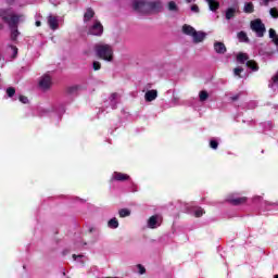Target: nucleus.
Wrapping results in <instances>:
<instances>
[{
	"instance_id": "f257e3e1",
	"label": "nucleus",
	"mask_w": 278,
	"mask_h": 278,
	"mask_svg": "<svg viewBox=\"0 0 278 278\" xmlns=\"http://www.w3.org/2000/svg\"><path fill=\"white\" fill-rule=\"evenodd\" d=\"M21 18H23V14L11 13L9 18H7L4 22L8 24V27L11 31V40L13 42H16V40H18V36H21V31H18V23H21Z\"/></svg>"
},
{
	"instance_id": "f03ea898",
	"label": "nucleus",
	"mask_w": 278,
	"mask_h": 278,
	"mask_svg": "<svg viewBox=\"0 0 278 278\" xmlns=\"http://www.w3.org/2000/svg\"><path fill=\"white\" fill-rule=\"evenodd\" d=\"M97 58L104 60L105 62H112L114 60V50L112 46L108 43H97L94 46Z\"/></svg>"
},
{
	"instance_id": "7ed1b4c3",
	"label": "nucleus",
	"mask_w": 278,
	"mask_h": 278,
	"mask_svg": "<svg viewBox=\"0 0 278 278\" xmlns=\"http://www.w3.org/2000/svg\"><path fill=\"white\" fill-rule=\"evenodd\" d=\"M252 31H255L257 38H264L266 34V25L263 24L262 20L256 18L250 23Z\"/></svg>"
},
{
	"instance_id": "20e7f679",
	"label": "nucleus",
	"mask_w": 278,
	"mask_h": 278,
	"mask_svg": "<svg viewBox=\"0 0 278 278\" xmlns=\"http://www.w3.org/2000/svg\"><path fill=\"white\" fill-rule=\"evenodd\" d=\"M227 203H230V205H244V203H247V201H249V198L247 197H239L238 193H230L227 195L226 199Z\"/></svg>"
},
{
	"instance_id": "39448f33",
	"label": "nucleus",
	"mask_w": 278,
	"mask_h": 278,
	"mask_svg": "<svg viewBox=\"0 0 278 278\" xmlns=\"http://www.w3.org/2000/svg\"><path fill=\"white\" fill-rule=\"evenodd\" d=\"M134 11L140 14H151L149 9V1L139 0L134 3Z\"/></svg>"
},
{
	"instance_id": "423d86ee",
	"label": "nucleus",
	"mask_w": 278,
	"mask_h": 278,
	"mask_svg": "<svg viewBox=\"0 0 278 278\" xmlns=\"http://www.w3.org/2000/svg\"><path fill=\"white\" fill-rule=\"evenodd\" d=\"M88 34L90 36H103V24L96 20L93 25L89 27Z\"/></svg>"
},
{
	"instance_id": "0eeeda50",
	"label": "nucleus",
	"mask_w": 278,
	"mask_h": 278,
	"mask_svg": "<svg viewBox=\"0 0 278 278\" xmlns=\"http://www.w3.org/2000/svg\"><path fill=\"white\" fill-rule=\"evenodd\" d=\"M160 225H162V217H160V215H152L148 219L149 229H157V227H160Z\"/></svg>"
},
{
	"instance_id": "6e6552de",
	"label": "nucleus",
	"mask_w": 278,
	"mask_h": 278,
	"mask_svg": "<svg viewBox=\"0 0 278 278\" xmlns=\"http://www.w3.org/2000/svg\"><path fill=\"white\" fill-rule=\"evenodd\" d=\"M51 76L45 75L41 77L39 81V86L42 88V90H49L51 88Z\"/></svg>"
},
{
	"instance_id": "1a4fd4ad",
	"label": "nucleus",
	"mask_w": 278,
	"mask_h": 278,
	"mask_svg": "<svg viewBox=\"0 0 278 278\" xmlns=\"http://www.w3.org/2000/svg\"><path fill=\"white\" fill-rule=\"evenodd\" d=\"M149 10L151 12H160L162 10V1L155 0V1H148Z\"/></svg>"
},
{
	"instance_id": "9d476101",
	"label": "nucleus",
	"mask_w": 278,
	"mask_h": 278,
	"mask_svg": "<svg viewBox=\"0 0 278 278\" xmlns=\"http://www.w3.org/2000/svg\"><path fill=\"white\" fill-rule=\"evenodd\" d=\"M48 25L52 31H55V29H59L60 23L58 22V17L53 15L48 16Z\"/></svg>"
},
{
	"instance_id": "9b49d317",
	"label": "nucleus",
	"mask_w": 278,
	"mask_h": 278,
	"mask_svg": "<svg viewBox=\"0 0 278 278\" xmlns=\"http://www.w3.org/2000/svg\"><path fill=\"white\" fill-rule=\"evenodd\" d=\"M144 99L148 103H151V101H155L157 99V90H148L144 94Z\"/></svg>"
},
{
	"instance_id": "f8f14e48",
	"label": "nucleus",
	"mask_w": 278,
	"mask_h": 278,
	"mask_svg": "<svg viewBox=\"0 0 278 278\" xmlns=\"http://www.w3.org/2000/svg\"><path fill=\"white\" fill-rule=\"evenodd\" d=\"M205 36H206V34L205 33H203V31H194L193 33V36H192V38H193V42L195 43V45H199V42H203V40H205Z\"/></svg>"
},
{
	"instance_id": "ddd939ff",
	"label": "nucleus",
	"mask_w": 278,
	"mask_h": 278,
	"mask_svg": "<svg viewBox=\"0 0 278 278\" xmlns=\"http://www.w3.org/2000/svg\"><path fill=\"white\" fill-rule=\"evenodd\" d=\"M129 175L121 173V172H115L113 174V181H128Z\"/></svg>"
},
{
	"instance_id": "4468645a",
	"label": "nucleus",
	"mask_w": 278,
	"mask_h": 278,
	"mask_svg": "<svg viewBox=\"0 0 278 278\" xmlns=\"http://www.w3.org/2000/svg\"><path fill=\"white\" fill-rule=\"evenodd\" d=\"M214 50L220 55H224V53H227V47L220 41H216L214 43Z\"/></svg>"
},
{
	"instance_id": "2eb2a0df",
	"label": "nucleus",
	"mask_w": 278,
	"mask_h": 278,
	"mask_svg": "<svg viewBox=\"0 0 278 278\" xmlns=\"http://www.w3.org/2000/svg\"><path fill=\"white\" fill-rule=\"evenodd\" d=\"M79 90H81V86H79V85H73V86L65 88V92L67 94H77V92H79Z\"/></svg>"
},
{
	"instance_id": "dca6fc26",
	"label": "nucleus",
	"mask_w": 278,
	"mask_h": 278,
	"mask_svg": "<svg viewBox=\"0 0 278 278\" xmlns=\"http://www.w3.org/2000/svg\"><path fill=\"white\" fill-rule=\"evenodd\" d=\"M195 31H197V29H194V27H192L190 25L185 24L182 26V34H186V36H191L192 37Z\"/></svg>"
},
{
	"instance_id": "f3484780",
	"label": "nucleus",
	"mask_w": 278,
	"mask_h": 278,
	"mask_svg": "<svg viewBox=\"0 0 278 278\" xmlns=\"http://www.w3.org/2000/svg\"><path fill=\"white\" fill-rule=\"evenodd\" d=\"M11 9H0V18H2L3 23H5L11 15Z\"/></svg>"
},
{
	"instance_id": "a211bd4d",
	"label": "nucleus",
	"mask_w": 278,
	"mask_h": 278,
	"mask_svg": "<svg viewBox=\"0 0 278 278\" xmlns=\"http://www.w3.org/2000/svg\"><path fill=\"white\" fill-rule=\"evenodd\" d=\"M91 18H94V10H92V8H88L84 14V22L88 23Z\"/></svg>"
},
{
	"instance_id": "6ab92c4d",
	"label": "nucleus",
	"mask_w": 278,
	"mask_h": 278,
	"mask_svg": "<svg viewBox=\"0 0 278 278\" xmlns=\"http://www.w3.org/2000/svg\"><path fill=\"white\" fill-rule=\"evenodd\" d=\"M269 38L271 39V42H274V45H276V47H278V35H277V30H275V28L269 29Z\"/></svg>"
},
{
	"instance_id": "aec40b11",
	"label": "nucleus",
	"mask_w": 278,
	"mask_h": 278,
	"mask_svg": "<svg viewBox=\"0 0 278 278\" xmlns=\"http://www.w3.org/2000/svg\"><path fill=\"white\" fill-rule=\"evenodd\" d=\"M239 42H250L249 36L244 30H241L237 34Z\"/></svg>"
},
{
	"instance_id": "412c9836",
	"label": "nucleus",
	"mask_w": 278,
	"mask_h": 278,
	"mask_svg": "<svg viewBox=\"0 0 278 278\" xmlns=\"http://www.w3.org/2000/svg\"><path fill=\"white\" fill-rule=\"evenodd\" d=\"M243 11L245 12V14H253L255 12V7L253 5V2L245 3Z\"/></svg>"
},
{
	"instance_id": "4be33fe9",
	"label": "nucleus",
	"mask_w": 278,
	"mask_h": 278,
	"mask_svg": "<svg viewBox=\"0 0 278 278\" xmlns=\"http://www.w3.org/2000/svg\"><path fill=\"white\" fill-rule=\"evenodd\" d=\"M248 68H251V71L257 72L260 71V65H257V62L253 60H249L247 63Z\"/></svg>"
},
{
	"instance_id": "5701e85b",
	"label": "nucleus",
	"mask_w": 278,
	"mask_h": 278,
	"mask_svg": "<svg viewBox=\"0 0 278 278\" xmlns=\"http://www.w3.org/2000/svg\"><path fill=\"white\" fill-rule=\"evenodd\" d=\"M247 60H249V54L243 52H240L239 54H237V62H239L240 64H244Z\"/></svg>"
},
{
	"instance_id": "b1692460",
	"label": "nucleus",
	"mask_w": 278,
	"mask_h": 278,
	"mask_svg": "<svg viewBox=\"0 0 278 278\" xmlns=\"http://www.w3.org/2000/svg\"><path fill=\"white\" fill-rule=\"evenodd\" d=\"M207 3H208V8H210L211 12H216V10H218V8H220V2H218L216 0H213Z\"/></svg>"
},
{
	"instance_id": "393cba45",
	"label": "nucleus",
	"mask_w": 278,
	"mask_h": 278,
	"mask_svg": "<svg viewBox=\"0 0 278 278\" xmlns=\"http://www.w3.org/2000/svg\"><path fill=\"white\" fill-rule=\"evenodd\" d=\"M167 10L169 12H179V7H177V3L175 1H169L167 3Z\"/></svg>"
},
{
	"instance_id": "a878e982",
	"label": "nucleus",
	"mask_w": 278,
	"mask_h": 278,
	"mask_svg": "<svg viewBox=\"0 0 278 278\" xmlns=\"http://www.w3.org/2000/svg\"><path fill=\"white\" fill-rule=\"evenodd\" d=\"M233 16H236V9L235 8H228L226 10V20L231 21V18H233Z\"/></svg>"
},
{
	"instance_id": "bb28decb",
	"label": "nucleus",
	"mask_w": 278,
	"mask_h": 278,
	"mask_svg": "<svg viewBox=\"0 0 278 278\" xmlns=\"http://www.w3.org/2000/svg\"><path fill=\"white\" fill-rule=\"evenodd\" d=\"M108 227H110V229H118V219H116V217L111 218L108 223Z\"/></svg>"
},
{
	"instance_id": "cd10ccee",
	"label": "nucleus",
	"mask_w": 278,
	"mask_h": 278,
	"mask_svg": "<svg viewBox=\"0 0 278 278\" xmlns=\"http://www.w3.org/2000/svg\"><path fill=\"white\" fill-rule=\"evenodd\" d=\"M118 214L119 218H127V216H131V211H129V208H121Z\"/></svg>"
},
{
	"instance_id": "c85d7f7f",
	"label": "nucleus",
	"mask_w": 278,
	"mask_h": 278,
	"mask_svg": "<svg viewBox=\"0 0 278 278\" xmlns=\"http://www.w3.org/2000/svg\"><path fill=\"white\" fill-rule=\"evenodd\" d=\"M199 97H200V101L204 102V101H207V99H210V93H207V91L205 90H202L200 91Z\"/></svg>"
},
{
	"instance_id": "c756f323",
	"label": "nucleus",
	"mask_w": 278,
	"mask_h": 278,
	"mask_svg": "<svg viewBox=\"0 0 278 278\" xmlns=\"http://www.w3.org/2000/svg\"><path fill=\"white\" fill-rule=\"evenodd\" d=\"M203 214H205V210H203V207L195 208V211H194L195 218H201V216H203Z\"/></svg>"
},
{
	"instance_id": "7c9ffc66",
	"label": "nucleus",
	"mask_w": 278,
	"mask_h": 278,
	"mask_svg": "<svg viewBox=\"0 0 278 278\" xmlns=\"http://www.w3.org/2000/svg\"><path fill=\"white\" fill-rule=\"evenodd\" d=\"M7 94H8V97H10V98L14 97V94H16V89H14V87H9V88L7 89Z\"/></svg>"
},
{
	"instance_id": "2f4dec72",
	"label": "nucleus",
	"mask_w": 278,
	"mask_h": 278,
	"mask_svg": "<svg viewBox=\"0 0 278 278\" xmlns=\"http://www.w3.org/2000/svg\"><path fill=\"white\" fill-rule=\"evenodd\" d=\"M269 14H270V16H271L273 18H278V10H277V8H271V9L269 10Z\"/></svg>"
},
{
	"instance_id": "473e14b6",
	"label": "nucleus",
	"mask_w": 278,
	"mask_h": 278,
	"mask_svg": "<svg viewBox=\"0 0 278 278\" xmlns=\"http://www.w3.org/2000/svg\"><path fill=\"white\" fill-rule=\"evenodd\" d=\"M92 67H93V71H101V62L93 61Z\"/></svg>"
},
{
	"instance_id": "72a5a7b5",
	"label": "nucleus",
	"mask_w": 278,
	"mask_h": 278,
	"mask_svg": "<svg viewBox=\"0 0 278 278\" xmlns=\"http://www.w3.org/2000/svg\"><path fill=\"white\" fill-rule=\"evenodd\" d=\"M244 71V68H242V67H236L235 70H233V73H235V75H236V77H242L241 76V73Z\"/></svg>"
},
{
	"instance_id": "f704fd0d",
	"label": "nucleus",
	"mask_w": 278,
	"mask_h": 278,
	"mask_svg": "<svg viewBox=\"0 0 278 278\" xmlns=\"http://www.w3.org/2000/svg\"><path fill=\"white\" fill-rule=\"evenodd\" d=\"M210 147H211V149H214V150L218 149V141L211 140L210 141Z\"/></svg>"
},
{
	"instance_id": "c9c22d12",
	"label": "nucleus",
	"mask_w": 278,
	"mask_h": 278,
	"mask_svg": "<svg viewBox=\"0 0 278 278\" xmlns=\"http://www.w3.org/2000/svg\"><path fill=\"white\" fill-rule=\"evenodd\" d=\"M21 103L27 104L29 103V99L26 96H20Z\"/></svg>"
},
{
	"instance_id": "e433bc0d",
	"label": "nucleus",
	"mask_w": 278,
	"mask_h": 278,
	"mask_svg": "<svg viewBox=\"0 0 278 278\" xmlns=\"http://www.w3.org/2000/svg\"><path fill=\"white\" fill-rule=\"evenodd\" d=\"M11 49L13 51V58H16V55H18V48H16V46H11Z\"/></svg>"
},
{
	"instance_id": "4c0bfd02",
	"label": "nucleus",
	"mask_w": 278,
	"mask_h": 278,
	"mask_svg": "<svg viewBox=\"0 0 278 278\" xmlns=\"http://www.w3.org/2000/svg\"><path fill=\"white\" fill-rule=\"evenodd\" d=\"M138 268H139V275H144V273H147V268H144V266L138 265Z\"/></svg>"
},
{
	"instance_id": "58836bf2",
	"label": "nucleus",
	"mask_w": 278,
	"mask_h": 278,
	"mask_svg": "<svg viewBox=\"0 0 278 278\" xmlns=\"http://www.w3.org/2000/svg\"><path fill=\"white\" fill-rule=\"evenodd\" d=\"M116 99H118V93L117 92L112 93L111 97H110V101L111 102L116 101Z\"/></svg>"
},
{
	"instance_id": "ea45409f",
	"label": "nucleus",
	"mask_w": 278,
	"mask_h": 278,
	"mask_svg": "<svg viewBox=\"0 0 278 278\" xmlns=\"http://www.w3.org/2000/svg\"><path fill=\"white\" fill-rule=\"evenodd\" d=\"M191 12L198 13L199 12V5H197V4L191 5Z\"/></svg>"
},
{
	"instance_id": "a19ab883",
	"label": "nucleus",
	"mask_w": 278,
	"mask_h": 278,
	"mask_svg": "<svg viewBox=\"0 0 278 278\" xmlns=\"http://www.w3.org/2000/svg\"><path fill=\"white\" fill-rule=\"evenodd\" d=\"M238 99H240V94L230 97V101H238Z\"/></svg>"
},
{
	"instance_id": "79ce46f5",
	"label": "nucleus",
	"mask_w": 278,
	"mask_h": 278,
	"mask_svg": "<svg viewBox=\"0 0 278 278\" xmlns=\"http://www.w3.org/2000/svg\"><path fill=\"white\" fill-rule=\"evenodd\" d=\"M14 1H16V0H5L8 5H14Z\"/></svg>"
},
{
	"instance_id": "37998d69",
	"label": "nucleus",
	"mask_w": 278,
	"mask_h": 278,
	"mask_svg": "<svg viewBox=\"0 0 278 278\" xmlns=\"http://www.w3.org/2000/svg\"><path fill=\"white\" fill-rule=\"evenodd\" d=\"M35 25H36V27H40V26L42 25V22L36 21V22H35Z\"/></svg>"
},
{
	"instance_id": "c03bdc74",
	"label": "nucleus",
	"mask_w": 278,
	"mask_h": 278,
	"mask_svg": "<svg viewBox=\"0 0 278 278\" xmlns=\"http://www.w3.org/2000/svg\"><path fill=\"white\" fill-rule=\"evenodd\" d=\"M77 257H84V255H81V254H79V255L73 254V260H77Z\"/></svg>"
},
{
	"instance_id": "a18cd8bd",
	"label": "nucleus",
	"mask_w": 278,
	"mask_h": 278,
	"mask_svg": "<svg viewBox=\"0 0 278 278\" xmlns=\"http://www.w3.org/2000/svg\"><path fill=\"white\" fill-rule=\"evenodd\" d=\"M268 3H270V0H264V5L268 7Z\"/></svg>"
},
{
	"instance_id": "49530a36",
	"label": "nucleus",
	"mask_w": 278,
	"mask_h": 278,
	"mask_svg": "<svg viewBox=\"0 0 278 278\" xmlns=\"http://www.w3.org/2000/svg\"><path fill=\"white\" fill-rule=\"evenodd\" d=\"M94 231V228L89 229V233H92Z\"/></svg>"
},
{
	"instance_id": "de8ad7c7",
	"label": "nucleus",
	"mask_w": 278,
	"mask_h": 278,
	"mask_svg": "<svg viewBox=\"0 0 278 278\" xmlns=\"http://www.w3.org/2000/svg\"><path fill=\"white\" fill-rule=\"evenodd\" d=\"M187 1V3H192V0H186Z\"/></svg>"
},
{
	"instance_id": "09e8293b",
	"label": "nucleus",
	"mask_w": 278,
	"mask_h": 278,
	"mask_svg": "<svg viewBox=\"0 0 278 278\" xmlns=\"http://www.w3.org/2000/svg\"><path fill=\"white\" fill-rule=\"evenodd\" d=\"M274 278H278V274L274 276Z\"/></svg>"
}]
</instances>
